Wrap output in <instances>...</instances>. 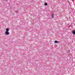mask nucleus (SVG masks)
I'll list each match as a JSON object with an SVG mask.
<instances>
[{
	"label": "nucleus",
	"instance_id": "f03ea898",
	"mask_svg": "<svg viewBox=\"0 0 75 75\" xmlns=\"http://www.w3.org/2000/svg\"><path fill=\"white\" fill-rule=\"evenodd\" d=\"M72 33L74 34V35H75V30H74L72 31Z\"/></svg>",
	"mask_w": 75,
	"mask_h": 75
},
{
	"label": "nucleus",
	"instance_id": "39448f33",
	"mask_svg": "<svg viewBox=\"0 0 75 75\" xmlns=\"http://www.w3.org/2000/svg\"><path fill=\"white\" fill-rule=\"evenodd\" d=\"M45 6H47V5H48V4H47V3H45Z\"/></svg>",
	"mask_w": 75,
	"mask_h": 75
},
{
	"label": "nucleus",
	"instance_id": "20e7f679",
	"mask_svg": "<svg viewBox=\"0 0 75 75\" xmlns=\"http://www.w3.org/2000/svg\"><path fill=\"white\" fill-rule=\"evenodd\" d=\"M53 16H54V14H52V18H54V17H53Z\"/></svg>",
	"mask_w": 75,
	"mask_h": 75
},
{
	"label": "nucleus",
	"instance_id": "7ed1b4c3",
	"mask_svg": "<svg viewBox=\"0 0 75 75\" xmlns=\"http://www.w3.org/2000/svg\"><path fill=\"white\" fill-rule=\"evenodd\" d=\"M59 42V41H57V40H55V41H54V43H58Z\"/></svg>",
	"mask_w": 75,
	"mask_h": 75
},
{
	"label": "nucleus",
	"instance_id": "f257e3e1",
	"mask_svg": "<svg viewBox=\"0 0 75 75\" xmlns=\"http://www.w3.org/2000/svg\"><path fill=\"white\" fill-rule=\"evenodd\" d=\"M9 30H10V29H9L8 28H7L6 29V31H5V34H6V35H8L10 34V33L8 32Z\"/></svg>",
	"mask_w": 75,
	"mask_h": 75
}]
</instances>
